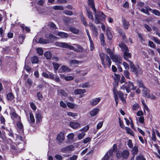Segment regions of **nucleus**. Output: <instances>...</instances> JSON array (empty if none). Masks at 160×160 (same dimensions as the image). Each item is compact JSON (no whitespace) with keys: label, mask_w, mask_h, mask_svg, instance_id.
Wrapping results in <instances>:
<instances>
[{"label":"nucleus","mask_w":160,"mask_h":160,"mask_svg":"<svg viewBox=\"0 0 160 160\" xmlns=\"http://www.w3.org/2000/svg\"><path fill=\"white\" fill-rule=\"evenodd\" d=\"M125 129L127 131V132L131 136H134L133 132L131 129L128 127H125Z\"/></svg>","instance_id":"obj_34"},{"label":"nucleus","mask_w":160,"mask_h":160,"mask_svg":"<svg viewBox=\"0 0 160 160\" xmlns=\"http://www.w3.org/2000/svg\"><path fill=\"white\" fill-rule=\"evenodd\" d=\"M36 122H39L41 119V113L39 112H37L36 113Z\"/></svg>","instance_id":"obj_30"},{"label":"nucleus","mask_w":160,"mask_h":160,"mask_svg":"<svg viewBox=\"0 0 160 160\" xmlns=\"http://www.w3.org/2000/svg\"><path fill=\"white\" fill-rule=\"evenodd\" d=\"M106 52L109 54L113 62H115L116 64L118 65V68L119 71L120 72L122 71V69L120 66L118 65L120 64H121L122 60L121 56L118 54H115L113 53V51L111 50L109 48H106Z\"/></svg>","instance_id":"obj_1"},{"label":"nucleus","mask_w":160,"mask_h":160,"mask_svg":"<svg viewBox=\"0 0 160 160\" xmlns=\"http://www.w3.org/2000/svg\"><path fill=\"white\" fill-rule=\"evenodd\" d=\"M144 158L142 155H139L137 157L136 160H142Z\"/></svg>","instance_id":"obj_64"},{"label":"nucleus","mask_w":160,"mask_h":160,"mask_svg":"<svg viewBox=\"0 0 160 160\" xmlns=\"http://www.w3.org/2000/svg\"><path fill=\"white\" fill-rule=\"evenodd\" d=\"M142 91V94L143 96L147 98L149 97V91L147 88L145 87L143 88Z\"/></svg>","instance_id":"obj_23"},{"label":"nucleus","mask_w":160,"mask_h":160,"mask_svg":"<svg viewBox=\"0 0 160 160\" xmlns=\"http://www.w3.org/2000/svg\"><path fill=\"white\" fill-rule=\"evenodd\" d=\"M86 90L85 89H77L75 90L74 93L75 94H81L85 93Z\"/></svg>","instance_id":"obj_27"},{"label":"nucleus","mask_w":160,"mask_h":160,"mask_svg":"<svg viewBox=\"0 0 160 160\" xmlns=\"http://www.w3.org/2000/svg\"><path fill=\"white\" fill-rule=\"evenodd\" d=\"M67 114L69 116L72 117H73L77 116L78 114L76 113H73L71 112H67Z\"/></svg>","instance_id":"obj_37"},{"label":"nucleus","mask_w":160,"mask_h":160,"mask_svg":"<svg viewBox=\"0 0 160 160\" xmlns=\"http://www.w3.org/2000/svg\"><path fill=\"white\" fill-rule=\"evenodd\" d=\"M73 148V146L72 145H71L62 148V151L64 152H67L72 150Z\"/></svg>","instance_id":"obj_25"},{"label":"nucleus","mask_w":160,"mask_h":160,"mask_svg":"<svg viewBox=\"0 0 160 160\" xmlns=\"http://www.w3.org/2000/svg\"><path fill=\"white\" fill-rule=\"evenodd\" d=\"M54 34L57 35L62 38H66L68 37V34L63 32H59L58 31H55L54 32Z\"/></svg>","instance_id":"obj_12"},{"label":"nucleus","mask_w":160,"mask_h":160,"mask_svg":"<svg viewBox=\"0 0 160 160\" xmlns=\"http://www.w3.org/2000/svg\"><path fill=\"white\" fill-rule=\"evenodd\" d=\"M129 155V152L128 150H125L122 152V156L124 158H127Z\"/></svg>","instance_id":"obj_24"},{"label":"nucleus","mask_w":160,"mask_h":160,"mask_svg":"<svg viewBox=\"0 0 160 160\" xmlns=\"http://www.w3.org/2000/svg\"><path fill=\"white\" fill-rule=\"evenodd\" d=\"M152 139L153 141H155L156 139L155 133V132L154 129H153L152 130Z\"/></svg>","instance_id":"obj_44"},{"label":"nucleus","mask_w":160,"mask_h":160,"mask_svg":"<svg viewBox=\"0 0 160 160\" xmlns=\"http://www.w3.org/2000/svg\"><path fill=\"white\" fill-rule=\"evenodd\" d=\"M99 109L97 108H95L92 109L90 112V114L91 117H93L96 115L99 112Z\"/></svg>","instance_id":"obj_18"},{"label":"nucleus","mask_w":160,"mask_h":160,"mask_svg":"<svg viewBox=\"0 0 160 160\" xmlns=\"http://www.w3.org/2000/svg\"><path fill=\"white\" fill-rule=\"evenodd\" d=\"M130 66L132 71L135 73L137 75L142 73V69L139 66H135L132 63L131 64Z\"/></svg>","instance_id":"obj_9"},{"label":"nucleus","mask_w":160,"mask_h":160,"mask_svg":"<svg viewBox=\"0 0 160 160\" xmlns=\"http://www.w3.org/2000/svg\"><path fill=\"white\" fill-rule=\"evenodd\" d=\"M48 25L51 28H53L56 29L57 28V27L55 24L52 22H50L49 24Z\"/></svg>","instance_id":"obj_58"},{"label":"nucleus","mask_w":160,"mask_h":160,"mask_svg":"<svg viewBox=\"0 0 160 160\" xmlns=\"http://www.w3.org/2000/svg\"><path fill=\"white\" fill-rule=\"evenodd\" d=\"M100 100L101 98H98L92 100L90 102L92 105H96L100 102Z\"/></svg>","instance_id":"obj_20"},{"label":"nucleus","mask_w":160,"mask_h":160,"mask_svg":"<svg viewBox=\"0 0 160 160\" xmlns=\"http://www.w3.org/2000/svg\"><path fill=\"white\" fill-rule=\"evenodd\" d=\"M87 13L88 17L89 18L91 19H93V16L91 11L90 10H87Z\"/></svg>","instance_id":"obj_38"},{"label":"nucleus","mask_w":160,"mask_h":160,"mask_svg":"<svg viewBox=\"0 0 160 160\" xmlns=\"http://www.w3.org/2000/svg\"><path fill=\"white\" fill-rule=\"evenodd\" d=\"M91 29L93 34L96 37H97L98 35V33L97 28L93 24H90Z\"/></svg>","instance_id":"obj_15"},{"label":"nucleus","mask_w":160,"mask_h":160,"mask_svg":"<svg viewBox=\"0 0 160 160\" xmlns=\"http://www.w3.org/2000/svg\"><path fill=\"white\" fill-rule=\"evenodd\" d=\"M91 139L90 137H88L83 140V143H87L89 142Z\"/></svg>","instance_id":"obj_57"},{"label":"nucleus","mask_w":160,"mask_h":160,"mask_svg":"<svg viewBox=\"0 0 160 160\" xmlns=\"http://www.w3.org/2000/svg\"><path fill=\"white\" fill-rule=\"evenodd\" d=\"M89 85L88 83H82L80 85V87L83 88H86L88 87Z\"/></svg>","instance_id":"obj_59"},{"label":"nucleus","mask_w":160,"mask_h":160,"mask_svg":"<svg viewBox=\"0 0 160 160\" xmlns=\"http://www.w3.org/2000/svg\"><path fill=\"white\" fill-rule=\"evenodd\" d=\"M127 145L130 148H132L133 147V144L132 142V141L131 139H129Z\"/></svg>","instance_id":"obj_47"},{"label":"nucleus","mask_w":160,"mask_h":160,"mask_svg":"<svg viewBox=\"0 0 160 160\" xmlns=\"http://www.w3.org/2000/svg\"><path fill=\"white\" fill-rule=\"evenodd\" d=\"M5 28H4L2 27L0 28V37H3L4 33Z\"/></svg>","instance_id":"obj_42"},{"label":"nucleus","mask_w":160,"mask_h":160,"mask_svg":"<svg viewBox=\"0 0 160 160\" xmlns=\"http://www.w3.org/2000/svg\"><path fill=\"white\" fill-rule=\"evenodd\" d=\"M55 44L57 46L63 48H69L70 49H73L74 48L72 46L64 42H57L55 43Z\"/></svg>","instance_id":"obj_10"},{"label":"nucleus","mask_w":160,"mask_h":160,"mask_svg":"<svg viewBox=\"0 0 160 160\" xmlns=\"http://www.w3.org/2000/svg\"><path fill=\"white\" fill-rule=\"evenodd\" d=\"M103 124V122H100L98 123L97 125V128L98 129H100L102 127Z\"/></svg>","instance_id":"obj_54"},{"label":"nucleus","mask_w":160,"mask_h":160,"mask_svg":"<svg viewBox=\"0 0 160 160\" xmlns=\"http://www.w3.org/2000/svg\"><path fill=\"white\" fill-rule=\"evenodd\" d=\"M114 79L115 80L118 82V81H119L120 79V76L118 74H114Z\"/></svg>","instance_id":"obj_45"},{"label":"nucleus","mask_w":160,"mask_h":160,"mask_svg":"<svg viewBox=\"0 0 160 160\" xmlns=\"http://www.w3.org/2000/svg\"><path fill=\"white\" fill-rule=\"evenodd\" d=\"M71 32L74 34H78L79 32V30L73 27H71L70 29Z\"/></svg>","instance_id":"obj_41"},{"label":"nucleus","mask_w":160,"mask_h":160,"mask_svg":"<svg viewBox=\"0 0 160 160\" xmlns=\"http://www.w3.org/2000/svg\"><path fill=\"white\" fill-rule=\"evenodd\" d=\"M68 107L71 109L73 108L75 106V104L72 103L68 102L67 103Z\"/></svg>","instance_id":"obj_49"},{"label":"nucleus","mask_w":160,"mask_h":160,"mask_svg":"<svg viewBox=\"0 0 160 160\" xmlns=\"http://www.w3.org/2000/svg\"><path fill=\"white\" fill-rule=\"evenodd\" d=\"M90 42V50L91 51L93 50L94 49V44L93 42V41L92 40V39H91V40H89Z\"/></svg>","instance_id":"obj_50"},{"label":"nucleus","mask_w":160,"mask_h":160,"mask_svg":"<svg viewBox=\"0 0 160 160\" xmlns=\"http://www.w3.org/2000/svg\"><path fill=\"white\" fill-rule=\"evenodd\" d=\"M12 119L15 121H20L21 120L20 117L14 112H12Z\"/></svg>","instance_id":"obj_19"},{"label":"nucleus","mask_w":160,"mask_h":160,"mask_svg":"<svg viewBox=\"0 0 160 160\" xmlns=\"http://www.w3.org/2000/svg\"><path fill=\"white\" fill-rule=\"evenodd\" d=\"M44 55L47 59H50L52 56V54L50 51H47L45 52Z\"/></svg>","instance_id":"obj_28"},{"label":"nucleus","mask_w":160,"mask_h":160,"mask_svg":"<svg viewBox=\"0 0 160 160\" xmlns=\"http://www.w3.org/2000/svg\"><path fill=\"white\" fill-rule=\"evenodd\" d=\"M152 40L156 43L160 44V41L157 38L155 37H153Z\"/></svg>","instance_id":"obj_63"},{"label":"nucleus","mask_w":160,"mask_h":160,"mask_svg":"<svg viewBox=\"0 0 160 160\" xmlns=\"http://www.w3.org/2000/svg\"><path fill=\"white\" fill-rule=\"evenodd\" d=\"M147 98H150V99H152V100L156 99L157 98L153 94H149V97H147Z\"/></svg>","instance_id":"obj_56"},{"label":"nucleus","mask_w":160,"mask_h":160,"mask_svg":"<svg viewBox=\"0 0 160 160\" xmlns=\"http://www.w3.org/2000/svg\"><path fill=\"white\" fill-rule=\"evenodd\" d=\"M100 37V39L101 42L104 43L105 42V40L103 34V33H101Z\"/></svg>","instance_id":"obj_55"},{"label":"nucleus","mask_w":160,"mask_h":160,"mask_svg":"<svg viewBox=\"0 0 160 160\" xmlns=\"http://www.w3.org/2000/svg\"><path fill=\"white\" fill-rule=\"evenodd\" d=\"M89 125H88L85 126L84 128L81 129L80 131H83L85 132H86L89 129Z\"/></svg>","instance_id":"obj_52"},{"label":"nucleus","mask_w":160,"mask_h":160,"mask_svg":"<svg viewBox=\"0 0 160 160\" xmlns=\"http://www.w3.org/2000/svg\"><path fill=\"white\" fill-rule=\"evenodd\" d=\"M69 126L74 129H76L81 127L80 123L75 122H70Z\"/></svg>","instance_id":"obj_11"},{"label":"nucleus","mask_w":160,"mask_h":160,"mask_svg":"<svg viewBox=\"0 0 160 160\" xmlns=\"http://www.w3.org/2000/svg\"><path fill=\"white\" fill-rule=\"evenodd\" d=\"M17 141H20V145L19 146V144H18V146H17L19 148H21L22 147H23L24 146V145L22 142H23V138H22L20 136L18 135L17 136Z\"/></svg>","instance_id":"obj_17"},{"label":"nucleus","mask_w":160,"mask_h":160,"mask_svg":"<svg viewBox=\"0 0 160 160\" xmlns=\"http://www.w3.org/2000/svg\"><path fill=\"white\" fill-rule=\"evenodd\" d=\"M149 45L148 46L151 48H155V45L154 44L153 42L150 41H149Z\"/></svg>","instance_id":"obj_60"},{"label":"nucleus","mask_w":160,"mask_h":160,"mask_svg":"<svg viewBox=\"0 0 160 160\" xmlns=\"http://www.w3.org/2000/svg\"><path fill=\"white\" fill-rule=\"evenodd\" d=\"M138 151V148L137 146H135L132 150V152L133 154H137Z\"/></svg>","instance_id":"obj_35"},{"label":"nucleus","mask_w":160,"mask_h":160,"mask_svg":"<svg viewBox=\"0 0 160 160\" xmlns=\"http://www.w3.org/2000/svg\"><path fill=\"white\" fill-rule=\"evenodd\" d=\"M99 56L102 63L103 65L104 68H105L107 66L110 67L112 62L109 56L102 52L99 53Z\"/></svg>","instance_id":"obj_5"},{"label":"nucleus","mask_w":160,"mask_h":160,"mask_svg":"<svg viewBox=\"0 0 160 160\" xmlns=\"http://www.w3.org/2000/svg\"><path fill=\"white\" fill-rule=\"evenodd\" d=\"M85 135V133L84 132H82L78 135V138L79 140H81L83 138Z\"/></svg>","instance_id":"obj_46"},{"label":"nucleus","mask_w":160,"mask_h":160,"mask_svg":"<svg viewBox=\"0 0 160 160\" xmlns=\"http://www.w3.org/2000/svg\"><path fill=\"white\" fill-rule=\"evenodd\" d=\"M139 108V105L138 103H134L132 107V110L134 111H136Z\"/></svg>","instance_id":"obj_33"},{"label":"nucleus","mask_w":160,"mask_h":160,"mask_svg":"<svg viewBox=\"0 0 160 160\" xmlns=\"http://www.w3.org/2000/svg\"><path fill=\"white\" fill-rule=\"evenodd\" d=\"M152 12L156 15L159 16L160 15V13L157 10L154 9L152 11Z\"/></svg>","instance_id":"obj_61"},{"label":"nucleus","mask_w":160,"mask_h":160,"mask_svg":"<svg viewBox=\"0 0 160 160\" xmlns=\"http://www.w3.org/2000/svg\"><path fill=\"white\" fill-rule=\"evenodd\" d=\"M70 69L68 67L64 65L62 66L59 69L60 72H69L70 71Z\"/></svg>","instance_id":"obj_21"},{"label":"nucleus","mask_w":160,"mask_h":160,"mask_svg":"<svg viewBox=\"0 0 160 160\" xmlns=\"http://www.w3.org/2000/svg\"><path fill=\"white\" fill-rule=\"evenodd\" d=\"M117 150V145L114 144L112 147V149L110 150L102 158V160H108L111 156L113 154V152H115Z\"/></svg>","instance_id":"obj_8"},{"label":"nucleus","mask_w":160,"mask_h":160,"mask_svg":"<svg viewBox=\"0 0 160 160\" xmlns=\"http://www.w3.org/2000/svg\"><path fill=\"white\" fill-rule=\"evenodd\" d=\"M57 139L59 142H62L64 139V133L62 132H60L57 136Z\"/></svg>","instance_id":"obj_13"},{"label":"nucleus","mask_w":160,"mask_h":160,"mask_svg":"<svg viewBox=\"0 0 160 160\" xmlns=\"http://www.w3.org/2000/svg\"><path fill=\"white\" fill-rule=\"evenodd\" d=\"M88 3L89 5L91 6L92 10L95 11V23H98L100 22V20L102 21L104 20L106 17L103 12L100 11L96 12L93 0H88Z\"/></svg>","instance_id":"obj_2"},{"label":"nucleus","mask_w":160,"mask_h":160,"mask_svg":"<svg viewBox=\"0 0 160 160\" xmlns=\"http://www.w3.org/2000/svg\"><path fill=\"white\" fill-rule=\"evenodd\" d=\"M53 65L54 69L56 70H57L60 67V65L56 62L53 63Z\"/></svg>","instance_id":"obj_51"},{"label":"nucleus","mask_w":160,"mask_h":160,"mask_svg":"<svg viewBox=\"0 0 160 160\" xmlns=\"http://www.w3.org/2000/svg\"><path fill=\"white\" fill-rule=\"evenodd\" d=\"M119 47L122 49L124 52L123 57L124 59L127 61L128 62L130 65L132 63V61L129 60L128 58H131L132 57V54L131 53L129 52V50L127 46L123 43H121L119 44Z\"/></svg>","instance_id":"obj_3"},{"label":"nucleus","mask_w":160,"mask_h":160,"mask_svg":"<svg viewBox=\"0 0 160 160\" xmlns=\"http://www.w3.org/2000/svg\"><path fill=\"white\" fill-rule=\"evenodd\" d=\"M67 137H68V139H72L74 137V134L73 133H70V134H69L68 135Z\"/></svg>","instance_id":"obj_62"},{"label":"nucleus","mask_w":160,"mask_h":160,"mask_svg":"<svg viewBox=\"0 0 160 160\" xmlns=\"http://www.w3.org/2000/svg\"><path fill=\"white\" fill-rule=\"evenodd\" d=\"M113 92L114 93V100L117 106L118 105V96L121 100L123 103H126V98L127 94H125V97H124V95L122 92L121 91H118L116 89H114L113 90Z\"/></svg>","instance_id":"obj_4"},{"label":"nucleus","mask_w":160,"mask_h":160,"mask_svg":"<svg viewBox=\"0 0 160 160\" xmlns=\"http://www.w3.org/2000/svg\"><path fill=\"white\" fill-rule=\"evenodd\" d=\"M137 88V87L134 86L133 82L128 81L122 84L120 87L121 90L126 91L128 93L131 92V90H135Z\"/></svg>","instance_id":"obj_6"},{"label":"nucleus","mask_w":160,"mask_h":160,"mask_svg":"<svg viewBox=\"0 0 160 160\" xmlns=\"http://www.w3.org/2000/svg\"><path fill=\"white\" fill-rule=\"evenodd\" d=\"M39 60L37 57L34 56L32 59V63H37L38 62Z\"/></svg>","instance_id":"obj_39"},{"label":"nucleus","mask_w":160,"mask_h":160,"mask_svg":"<svg viewBox=\"0 0 160 160\" xmlns=\"http://www.w3.org/2000/svg\"><path fill=\"white\" fill-rule=\"evenodd\" d=\"M14 98V96L12 93H9L7 95V98L9 100H12Z\"/></svg>","instance_id":"obj_36"},{"label":"nucleus","mask_w":160,"mask_h":160,"mask_svg":"<svg viewBox=\"0 0 160 160\" xmlns=\"http://www.w3.org/2000/svg\"><path fill=\"white\" fill-rule=\"evenodd\" d=\"M106 32L108 38L109 40H111L113 37V32L111 28H107L106 29Z\"/></svg>","instance_id":"obj_14"},{"label":"nucleus","mask_w":160,"mask_h":160,"mask_svg":"<svg viewBox=\"0 0 160 160\" xmlns=\"http://www.w3.org/2000/svg\"><path fill=\"white\" fill-rule=\"evenodd\" d=\"M79 63V62L78 61L72 60L70 61L69 64L71 65H73L74 66H76L77 64Z\"/></svg>","instance_id":"obj_31"},{"label":"nucleus","mask_w":160,"mask_h":160,"mask_svg":"<svg viewBox=\"0 0 160 160\" xmlns=\"http://www.w3.org/2000/svg\"><path fill=\"white\" fill-rule=\"evenodd\" d=\"M36 51L37 53L39 55H41L43 54V51L42 48H37Z\"/></svg>","instance_id":"obj_40"},{"label":"nucleus","mask_w":160,"mask_h":160,"mask_svg":"<svg viewBox=\"0 0 160 160\" xmlns=\"http://www.w3.org/2000/svg\"><path fill=\"white\" fill-rule=\"evenodd\" d=\"M20 121H17V125L18 128L20 129V131H18L19 133H21L23 132V126L22 124L20 122Z\"/></svg>","instance_id":"obj_22"},{"label":"nucleus","mask_w":160,"mask_h":160,"mask_svg":"<svg viewBox=\"0 0 160 160\" xmlns=\"http://www.w3.org/2000/svg\"><path fill=\"white\" fill-rule=\"evenodd\" d=\"M80 18L82 22L83 23L84 25L85 26H87V22H86V19L82 14H80Z\"/></svg>","instance_id":"obj_32"},{"label":"nucleus","mask_w":160,"mask_h":160,"mask_svg":"<svg viewBox=\"0 0 160 160\" xmlns=\"http://www.w3.org/2000/svg\"><path fill=\"white\" fill-rule=\"evenodd\" d=\"M124 74L125 77L128 79H130L129 77V72L128 70H125L124 71Z\"/></svg>","instance_id":"obj_48"},{"label":"nucleus","mask_w":160,"mask_h":160,"mask_svg":"<svg viewBox=\"0 0 160 160\" xmlns=\"http://www.w3.org/2000/svg\"><path fill=\"white\" fill-rule=\"evenodd\" d=\"M45 37L48 40L42 38H40L38 41H36L37 42L41 44H46L50 42H52L54 40L57 39V38L53 35L50 34L49 35H46Z\"/></svg>","instance_id":"obj_7"},{"label":"nucleus","mask_w":160,"mask_h":160,"mask_svg":"<svg viewBox=\"0 0 160 160\" xmlns=\"http://www.w3.org/2000/svg\"><path fill=\"white\" fill-rule=\"evenodd\" d=\"M25 37L24 35H21L18 37L19 42L22 44L23 42V40L24 39Z\"/></svg>","instance_id":"obj_53"},{"label":"nucleus","mask_w":160,"mask_h":160,"mask_svg":"<svg viewBox=\"0 0 160 160\" xmlns=\"http://www.w3.org/2000/svg\"><path fill=\"white\" fill-rule=\"evenodd\" d=\"M30 119L28 120V121L30 123H34L35 122V119L34 116L32 112L29 113Z\"/></svg>","instance_id":"obj_29"},{"label":"nucleus","mask_w":160,"mask_h":160,"mask_svg":"<svg viewBox=\"0 0 160 160\" xmlns=\"http://www.w3.org/2000/svg\"><path fill=\"white\" fill-rule=\"evenodd\" d=\"M53 8L56 10H63L64 9V8L62 6H54L53 7Z\"/></svg>","instance_id":"obj_43"},{"label":"nucleus","mask_w":160,"mask_h":160,"mask_svg":"<svg viewBox=\"0 0 160 160\" xmlns=\"http://www.w3.org/2000/svg\"><path fill=\"white\" fill-rule=\"evenodd\" d=\"M122 25L125 29H127L129 26V22L125 19L122 20Z\"/></svg>","instance_id":"obj_26"},{"label":"nucleus","mask_w":160,"mask_h":160,"mask_svg":"<svg viewBox=\"0 0 160 160\" xmlns=\"http://www.w3.org/2000/svg\"><path fill=\"white\" fill-rule=\"evenodd\" d=\"M73 45L75 46H72L74 48L73 49H71L72 50H74L77 52H81L82 51L83 49L81 46L76 44H73Z\"/></svg>","instance_id":"obj_16"}]
</instances>
